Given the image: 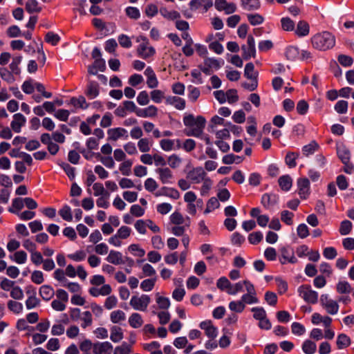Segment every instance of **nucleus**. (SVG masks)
I'll return each instance as SVG.
<instances>
[{
    "label": "nucleus",
    "mask_w": 354,
    "mask_h": 354,
    "mask_svg": "<svg viewBox=\"0 0 354 354\" xmlns=\"http://www.w3.org/2000/svg\"><path fill=\"white\" fill-rule=\"evenodd\" d=\"M206 120L203 116L194 117L192 114L183 117V124L186 127L185 134L187 136L199 138L202 136L205 127Z\"/></svg>",
    "instance_id": "1"
},
{
    "label": "nucleus",
    "mask_w": 354,
    "mask_h": 354,
    "mask_svg": "<svg viewBox=\"0 0 354 354\" xmlns=\"http://www.w3.org/2000/svg\"><path fill=\"white\" fill-rule=\"evenodd\" d=\"M313 46L320 50L332 48L335 44V38L330 32L324 31L316 34L311 39Z\"/></svg>",
    "instance_id": "2"
},
{
    "label": "nucleus",
    "mask_w": 354,
    "mask_h": 354,
    "mask_svg": "<svg viewBox=\"0 0 354 354\" xmlns=\"http://www.w3.org/2000/svg\"><path fill=\"white\" fill-rule=\"evenodd\" d=\"M299 295L307 303L315 304L318 301V293L308 284L301 285L298 288Z\"/></svg>",
    "instance_id": "3"
},
{
    "label": "nucleus",
    "mask_w": 354,
    "mask_h": 354,
    "mask_svg": "<svg viewBox=\"0 0 354 354\" xmlns=\"http://www.w3.org/2000/svg\"><path fill=\"white\" fill-rule=\"evenodd\" d=\"M142 41V42L137 48V54L141 58L147 59L153 56L156 50L153 47L149 46V43L146 37L140 36L137 39V41Z\"/></svg>",
    "instance_id": "4"
},
{
    "label": "nucleus",
    "mask_w": 354,
    "mask_h": 354,
    "mask_svg": "<svg viewBox=\"0 0 354 354\" xmlns=\"http://www.w3.org/2000/svg\"><path fill=\"white\" fill-rule=\"evenodd\" d=\"M151 302V298L147 295L133 296L130 300V306L136 310L145 311Z\"/></svg>",
    "instance_id": "5"
},
{
    "label": "nucleus",
    "mask_w": 354,
    "mask_h": 354,
    "mask_svg": "<svg viewBox=\"0 0 354 354\" xmlns=\"http://www.w3.org/2000/svg\"><path fill=\"white\" fill-rule=\"evenodd\" d=\"M320 304L327 313L330 315H336L339 310V304L329 297L326 294H323L320 297Z\"/></svg>",
    "instance_id": "6"
},
{
    "label": "nucleus",
    "mask_w": 354,
    "mask_h": 354,
    "mask_svg": "<svg viewBox=\"0 0 354 354\" xmlns=\"http://www.w3.org/2000/svg\"><path fill=\"white\" fill-rule=\"evenodd\" d=\"M279 261L284 265L288 263L294 264L297 263V259L295 256L294 250L289 246H283L279 249Z\"/></svg>",
    "instance_id": "7"
},
{
    "label": "nucleus",
    "mask_w": 354,
    "mask_h": 354,
    "mask_svg": "<svg viewBox=\"0 0 354 354\" xmlns=\"http://www.w3.org/2000/svg\"><path fill=\"white\" fill-rule=\"evenodd\" d=\"M200 328L205 331V335L212 339L216 337L218 335V329L215 327L212 321L206 320L200 323Z\"/></svg>",
    "instance_id": "8"
},
{
    "label": "nucleus",
    "mask_w": 354,
    "mask_h": 354,
    "mask_svg": "<svg viewBox=\"0 0 354 354\" xmlns=\"http://www.w3.org/2000/svg\"><path fill=\"white\" fill-rule=\"evenodd\" d=\"M84 93L90 100L95 98L100 93V84L95 81L88 80Z\"/></svg>",
    "instance_id": "9"
},
{
    "label": "nucleus",
    "mask_w": 354,
    "mask_h": 354,
    "mask_svg": "<svg viewBox=\"0 0 354 354\" xmlns=\"http://www.w3.org/2000/svg\"><path fill=\"white\" fill-rule=\"evenodd\" d=\"M188 178L194 183H200L207 178V174L202 167H196L189 172Z\"/></svg>",
    "instance_id": "10"
},
{
    "label": "nucleus",
    "mask_w": 354,
    "mask_h": 354,
    "mask_svg": "<svg viewBox=\"0 0 354 354\" xmlns=\"http://www.w3.org/2000/svg\"><path fill=\"white\" fill-rule=\"evenodd\" d=\"M113 350L112 344L109 342L94 343V354H111Z\"/></svg>",
    "instance_id": "11"
},
{
    "label": "nucleus",
    "mask_w": 354,
    "mask_h": 354,
    "mask_svg": "<svg viewBox=\"0 0 354 354\" xmlns=\"http://www.w3.org/2000/svg\"><path fill=\"white\" fill-rule=\"evenodd\" d=\"M26 118L21 113H15L10 123L12 129L15 133L21 132V127L26 124Z\"/></svg>",
    "instance_id": "12"
},
{
    "label": "nucleus",
    "mask_w": 354,
    "mask_h": 354,
    "mask_svg": "<svg viewBox=\"0 0 354 354\" xmlns=\"http://www.w3.org/2000/svg\"><path fill=\"white\" fill-rule=\"evenodd\" d=\"M109 140L116 141L120 138L127 139L129 136L127 131L121 127L113 128L108 130Z\"/></svg>",
    "instance_id": "13"
},
{
    "label": "nucleus",
    "mask_w": 354,
    "mask_h": 354,
    "mask_svg": "<svg viewBox=\"0 0 354 354\" xmlns=\"http://www.w3.org/2000/svg\"><path fill=\"white\" fill-rule=\"evenodd\" d=\"M299 194L301 198H306L309 194L310 182L307 178H299L297 180Z\"/></svg>",
    "instance_id": "14"
},
{
    "label": "nucleus",
    "mask_w": 354,
    "mask_h": 354,
    "mask_svg": "<svg viewBox=\"0 0 354 354\" xmlns=\"http://www.w3.org/2000/svg\"><path fill=\"white\" fill-rule=\"evenodd\" d=\"M165 103L174 106L178 110H183L185 108V100L178 96H167Z\"/></svg>",
    "instance_id": "15"
},
{
    "label": "nucleus",
    "mask_w": 354,
    "mask_h": 354,
    "mask_svg": "<svg viewBox=\"0 0 354 354\" xmlns=\"http://www.w3.org/2000/svg\"><path fill=\"white\" fill-rule=\"evenodd\" d=\"M158 115V108L154 105H150L145 109H139L136 115L140 118H155Z\"/></svg>",
    "instance_id": "16"
},
{
    "label": "nucleus",
    "mask_w": 354,
    "mask_h": 354,
    "mask_svg": "<svg viewBox=\"0 0 354 354\" xmlns=\"http://www.w3.org/2000/svg\"><path fill=\"white\" fill-rule=\"evenodd\" d=\"M145 75L147 77V84L149 88H154L158 86V81L151 67L148 66L145 69Z\"/></svg>",
    "instance_id": "17"
},
{
    "label": "nucleus",
    "mask_w": 354,
    "mask_h": 354,
    "mask_svg": "<svg viewBox=\"0 0 354 354\" xmlns=\"http://www.w3.org/2000/svg\"><path fill=\"white\" fill-rule=\"evenodd\" d=\"M159 175V179L163 184L169 183L173 178L171 171L168 167L158 168L156 170Z\"/></svg>",
    "instance_id": "18"
},
{
    "label": "nucleus",
    "mask_w": 354,
    "mask_h": 354,
    "mask_svg": "<svg viewBox=\"0 0 354 354\" xmlns=\"http://www.w3.org/2000/svg\"><path fill=\"white\" fill-rule=\"evenodd\" d=\"M310 32L308 24L305 21H299L295 28V33L299 37L307 36Z\"/></svg>",
    "instance_id": "19"
},
{
    "label": "nucleus",
    "mask_w": 354,
    "mask_h": 354,
    "mask_svg": "<svg viewBox=\"0 0 354 354\" xmlns=\"http://www.w3.org/2000/svg\"><path fill=\"white\" fill-rule=\"evenodd\" d=\"M337 153L342 163H346L350 161L351 153L348 149L344 145L337 147Z\"/></svg>",
    "instance_id": "20"
},
{
    "label": "nucleus",
    "mask_w": 354,
    "mask_h": 354,
    "mask_svg": "<svg viewBox=\"0 0 354 354\" xmlns=\"http://www.w3.org/2000/svg\"><path fill=\"white\" fill-rule=\"evenodd\" d=\"M160 14L166 19L174 21L180 17L178 12L173 10H168L165 7H162L159 10Z\"/></svg>",
    "instance_id": "21"
},
{
    "label": "nucleus",
    "mask_w": 354,
    "mask_h": 354,
    "mask_svg": "<svg viewBox=\"0 0 354 354\" xmlns=\"http://www.w3.org/2000/svg\"><path fill=\"white\" fill-rule=\"evenodd\" d=\"M153 140L149 138H140L138 142V147L142 153H148L153 145Z\"/></svg>",
    "instance_id": "22"
},
{
    "label": "nucleus",
    "mask_w": 354,
    "mask_h": 354,
    "mask_svg": "<svg viewBox=\"0 0 354 354\" xmlns=\"http://www.w3.org/2000/svg\"><path fill=\"white\" fill-rule=\"evenodd\" d=\"M242 8L248 11H253L260 8L261 3L259 0H241Z\"/></svg>",
    "instance_id": "23"
},
{
    "label": "nucleus",
    "mask_w": 354,
    "mask_h": 354,
    "mask_svg": "<svg viewBox=\"0 0 354 354\" xmlns=\"http://www.w3.org/2000/svg\"><path fill=\"white\" fill-rule=\"evenodd\" d=\"M351 338L344 333L338 335L337 337L336 344L338 349H344L351 345Z\"/></svg>",
    "instance_id": "24"
},
{
    "label": "nucleus",
    "mask_w": 354,
    "mask_h": 354,
    "mask_svg": "<svg viewBox=\"0 0 354 354\" xmlns=\"http://www.w3.org/2000/svg\"><path fill=\"white\" fill-rule=\"evenodd\" d=\"M106 260L114 265H119L123 263L122 254L121 252L115 250H111Z\"/></svg>",
    "instance_id": "25"
},
{
    "label": "nucleus",
    "mask_w": 354,
    "mask_h": 354,
    "mask_svg": "<svg viewBox=\"0 0 354 354\" xmlns=\"http://www.w3.org/2000/svg\"><path fill=\"white\" fill-rule=\"evenodd\" d=\"M39 295L44 300H50L55 295L54 289L48 285L41 286L39 288Z\"/></svg>",
    "instance_id": "26"
},
{
    "label": "nucleus",
    "mask_w": 354,
    "mask_h": 354,
    "mask_svg": "<svg viewBox=\"0 0 354 354\" xmlns=\"http://www.w3.org/2000/svg\"><path fill=\"white\" fill-rule=\"evenodd\" d=\"M0 77L8 84H12L16 80L15 75L6 67L0 68Z\"/></svg>",
    "instance_id": "27"
},
{
    "label": "nucleus",
    "mask_w": 354,
    "mask_h": 354,
    "mask_svg": "<svg viewBox=\"0 0 354 354\" xmlns=\"http://www.w3.org/2000/svg\"><path fill=\"white\" fill-rule=\"evenodd\" d=\"M278 183L281 189L285 192L289 191L292 185V179L289 175H283L281 176Z\"/></svg>",
    "instance_id": "28"
},
{
    "label": "nucleus",
    "mask_w": 354,
    "mask_h": 354,
    "mask_svg": "<svg viewBox=\"0 0 354 354\" xmlns=\"http://www.w3.org/2000/svg\"><path fill=\"white\" fill-rule=\"evenodd\" d=\"M129 325L133 328H138L143 324L142 316L137 313H133L129 318Z\"/></svg>",
    "instance_id": "29"
},
{
    "label": "nucleus",
    "mask_w": 354,
    "mask_h": 354,
    "mask_svg": "<svg viewBox=\"0 0 354 354\" xmlns=\"http://www.w3.org/2000/svg\"><path fill=\"white\" fill-rule=\"evenodd\" d=\"M110 339L113 342H119L123 339V333L120 327L113 326L111 328Z\"/></svg>",
    "instance_id": "30"
},
{
    "label": "nucleus",
    "mask_w": 354,
    "mask_h": 354,
    "mask_svg": "<svg viewBox=\"0 0 354 354\" xmlns=\"http://www.w3.org/2000/svg\"><path fill=\"white\" fill-rule=\"evenodd\" d=\"M10 259L18 264H24L27 261V254L24 250L17 251L10 256Z\"/></svg>",
    "instance_id": "31"
},
{
    "label": "nucleus",
    "mask_w": 354,
    "mask_h": 354,
    "mask_svg": "<svg viewBox=\"0 0 354 354\" xmlns=\"http://www.w3.org/2000/svg\"><path fill=\"white\" fill-rule=\"evenodd\" d=\"M301 348L306 354H314L317 350V345L314 342L306 339L303 342Z\"/></svg>",
    "instance_id": "32"
},
{
    "label": "nucleus",
    "mask_w": 354,
    "mask_h": 354,
    "mask_svg": "<svg viewBox=\"0 0 354 354\" xmlns=\"http://www.w3.org/2000/svg\"><path fill=\"white\" fill-rule=\"evenodd\" d=\"M244 75L251 80H257L258 73L254 71V66L252 62L245 65Z\"/></svg>",
    "instance_id": "33"
},
{
    "label": "nucleus",
    "mask_w": 354,
    "mask_h": 354,
    "mask_svg": "<svg viewBox=\"0 0 354 354\" xmlns=\"http://www.w3.org/2000/svg\"><path fill=\"white\" fill-rule=\"evenodd\" d=\"M286 57L289 60H295L299 57V50L296 46H290L286 48Z\"/></svg>",
    "instance_id": "34"
},
{
    "label": "nucleus",
    "mask_w": 354,
    "mask_h": 354,
    "mask_svg": "<svg viewBox=\"0 0 354 354\" xmlns=\"http://www.w3.org/2000/svg\"><path fill=\"white\" fill-rule=\"evenodd\" d=\"M81 327L84 329L91 326L93 324V316L90 311H84L82 313Z\"/></svg>",
    "instance_id": "35"
},
{
    "label": "nucleus",
    "mask_w": 354,
    "mask_h": 354,
    "mask_svg": "<svg viewBox=\"0 0 354 354\" xmlns=\"http://www.w3.org/2000/svg\"><path fill=\"white\" fill-rule=\"evenodd\" d=\"M156 300L159 308L160 309L165 310L170 306L169 299L168 297L160 296L159 293L156 294Z\"/></svg>",
    "instance_id": "36"
},
{
    "label": "nucleus",
    "mask_w": 354,
    "mask_h": 354,
    "mask_svg": "<svg viewBox=\"0 0 354 354\" xmlns=\"http://www.w3.org/2000/svg\"><path fill=\"white\" fill-rule=\"evenodd\" d=\"M39 304V299L36 297L35 289H32V295H30L26 301V306L30 310L37 307Z\"/></svg>",
    "instance_id": "37"
},
{
    "label": "nucleus",
    "mask_w": 354,
    "mask_h": 354,
    "mask_svg": "<svg viewBox=\"0 0 354 354\" xmlns=\"http://www.w3.org/2000/svg\"><path fill=\"white\" fill-rule=\"evenodd\" d=\"M71 104L75 107L81 108L83 109H87L88 104L84 96H79L78 97H72L71 99Z\"/></svg>",
    "instance_id": "38"
},
{
    "label": "nucleus",
    "mask_w": 354,
    "mask_h": 354,
    "mask_svg": "<svg viewBox=\"0 0 354 354\" xmlns=\"http://www.w3.org/2000/svg\"><path fill=\"white\" fill-rule=\"evenodd\" d=\"M229 308L231 311L241 313L245 310V306L241 300L232 301L229 303Z\"/></svg>",
    "instance_id": "39"
},
{
    "label": "nucleus",
    "mask_w": 354,
    "mask_h": 354,
    "mask_svg": "<svg viewBox=\"0 0 354 354\" xmlns=\"http://www.w3.org/2000/svg\"><path fill=\"white\" fill-rule=\"evenodd\" d=\"M24 206V201L20 198H16L13 199L12 203V207H10L8 211L10 212L16 214L19 213L18 211L21 210Z\"/></svg>",
    "instance_id": "40"
},
{
    "label": "nucleus",
    "mask_w": 354,
    "mask_h": 354,
    "mask_svg": "<svg viewBox=\"0 0 354 354\" xmlns=\"http://www.w3.org/2000/svg\"><path fill=\"white\" fill-rule=\"evenodd\" d=\"M281 28L285 31H292L295 30V22L290 17L281 19Z\"/></svg>",
    "instance_id": "41"
},
{
    "label": "nucleus",
    "mask_w": 354,
    "mask_h": 354,
    "mask_svg": "<svg viewBox=\"0 0 354 354\" xmlns=\"http://www.w3.org/2000/svg\"><path fill=\"white\" fill-rule=\"evenodd\" d=\"M95 157L106 167L113 168L115 165L113 158L110 156H102L100 153L95 155Z\"/></svg>",
    "instance_id": "42"
},
{
    "label": "nucleus",
    "mask_w": 354,
    "mask_h": 354,
    "mask_svg": "<svg viewBox=\"0 0 354 354\" xmlns=\"http://www.w3.org/2000/svg\"><path fill=\"white\" fill-rule=\"evenodd\" d=\"M8 308L15 314H19L23 310L21 303L13 300H9L7 304Z\"/></svg>",
    "instance_id": "43"
},
{
    "label": "nucleus",
    "mask_w": 354,
    "mask_h": 354,
    "mask_svg": "<svg viewBox=\"0 0 354 354\" xmlns=\"http://www.w3.org/2000/svg\"><path fill=\"white\" fill-rule=\"evenodd\" d=\"M298 157V153L295 152H288L285 157V162L290 168L295 167L297 165L296 159Z\"/></svg>",
    "instance_id": "44"
},
{
    "label": "nucleus",
    "mask_w": 354,
    "mask_h": 354,
    "mask_svg": "<svg viewBox=\"0 0 354 354\" xmlns=\"http://www.w3.org/2000/svg\"><path fill=\"white\" fill-rule=\"evenodd\" d=\"M156 281V277L145 279L140 283V288L145 292L150 291L153 288Z\"/></svg>",
    "instance_id": "45"
},
{
    "label": "nucleus",
    "mask_w": 354,
    "mask_h": 354,
    "mask_svg": "<svg viewBox=\"0 0 354 354\" xmlns=\"http://www.w3.org/2000/svg\"><path fill=\"white\" fill-rule=\"evenodd\" d=\"M59 214L64 221L71 222L73 220L71 209L67 205H65L62 209H59Z\"/></svg>",
    "instance_id": "46"
},
{
    "label": "nucleus",
    "mask_w": 354,
    "mask_h": 354,
    "mask_svg": "<svg viewBox=\"0 0 354 354\" xmlns=\"http://www.w3.org/2000/svg\"><path fill=\"white\" fill-rule=\"evenodd\" d=\"M111 321L114 323L117 324L119 323L121 321H124L126 318L125 313L120 310H114L111 313L110 315Z\"/></svg>",
    "instance_id": "47"
},
{
    "label": "nucleus",
    "mask_w": 354,
    "mask_h": 354,
    "mask_svg": "<svg viewBox=\"0 0 354 354\" xmlns=\"http://www.w3.org/2000/svg\"><path fill=\"white\" fill-rule=\"evenodd\" d=\"M319 145L316 142L312 141L308 145L303 147L302 151L304 156H308L310 154L314 153L318 149Z\"/></svg>",
    "instance_id": "48"
},
{
    "label": "nucleus",
    "mask_w": 354,
    "mask_h": 354,
    "mask_svg": "<svg viewBox=\"0 0 354 354\" xmlns=\"http://www.w3.org/2000/svg\"><path fill=\"white\" fill-rule=\"evenodd\" d=\"M26 10L29 13L39 12L41 8L36 0H28L26 3Z\"/></svg>",
    "instance_id": "49"
},
{
    "label": "nucleus",
    "mask_w": 354,
    "mask_h": 354,
    "mask_svg": "<svg viewBox=\"0 0 354 354\" xmlns=\"http://www.w3.org/2000/svg\"><path fill=\"white\" fill-rule=\"evenodd\" d=\"M241 49L243 50V58L245 60L249 59L250 57H254L256 55V48L250 47L248 45H243L241 46Z\"/></svg>",
    "instance_id": "50"
},
{
    "label": "nucleus",
    "mask_w": 354,
    "mask_h": 354,
    "mask_svg": "<svg viewBox=\"0 0 354 354\" xmlns=\"http://www.w3.org/2000/svg\"><path fill=\"white\" fill-rule=\"evenodd\" d=\"M35 81L32 79L25 81L22 86V91L26 94H32L35 88Z\"/></svg>",
    "instance_id": "51"
},
{
    "label": "nucleus",
    "mask_w": 354,
    "mask_h": 354,
    "mask_svg": "<svg viewBox=\"0 0 354 354\" xmlns=\"http://www.w3.org/2000/svg\"><path fill=\"white\" fill-rule=\"evenodd\" d=\"M337 291L340 294L350 293L352 290L351 286L347 281H339L337 284Z\"/></svg>",
    "instance_id": "52"
},
{
    "label": "nucleus",
    "mask_w": 354,
    "mask_h": 354,
    "mask_svg": "<svg viewBox=\"0 0 354 354\" xmlns=\"http://www.w3.org/2000/svg\"><path fill=\"white\" fill-rule=\"evenodd\" d=\"M241 300L245 306L246 304H253L259 302V299L257 295L253 294L245 293L241 296Z\"/></svg>",
    "instance_id": "53"
},
{
    "label": "nucleus",
    "mask_w": 354,
    "mask_h": 354,
    "mask_svg": "<svg viewBox=\"0 0 354 354\" xmlns=\"http://www.w3.org/2000/svg\"><path fill=\"white\" fill-rule=\"evenodd\" d=\"M248 21L252 26H257L263 24L264 18L259 14H248L247 15Z\"/></svg>",
    "instance_id": "54"
},
{
    "label": "nucleus",
    "mask_w": 354,
    "mask_h": 354,
    "mask_svg": "<svg viewBox=\"0 0 354 354\" xmlns=\"http://www.w3.org/2000/svg\"><path fill=\"white\" fill-rule=\"evenodd\" d=\"M291 331L292 334L301 336L306 333V328L299 322H293L291 325Z\"/></svg>",
    "instance_id": "55"
},
{
    "label": "nucleus",
    "mask_w": 354,
    "mask_h": 354,
    "mask_svg": "<svg viewBox=\"0 0 354 354\" xmlns=\"http://www.w3.org/2000/svg\"><path fill=\"white\" fill-rule=\"evenodd\" d=\"M216 286L221 290H225L228 293V290L230 288L231 283L225 277H222L218 279Z\"/></svg>",
    "instance_id": "56"
},
{
    "label": "nucleus",
    "mask_w": 354,
    "mask_h": 354,
    "mask_svg": "<svg viewBox=\"0 0 354 354\" xmlns=\"http://www.w3.org/2000/svg\"><path fill=\"white\" fill-rule=\"evenodd\" d=\"M151 98L155 103H160L163 99L167 97L165 96V93L161 90H153L150 93Z\"/></svg>",
    "instance_id": "57"
},
{
    "label": "nucleus",
    "mask_w": 354,
    "mask_h": 354,
    "mask_svg": "<svg viewBox=\"0 0 354 354\" xmlns=\"http://www.w3.org/2000/svg\"><path fill=\"white\" fill-rule=\"evenodd\" d=\"M188 98L190 101L195 102L200 97V90L193 86H188Z\"/></svg>",
    "instance_id": "58"
},
{
    "label": "nucleus",
    "mask_w": 354,
    "mask_h": 354,
    "mask_svg": "<svg viewBox=\"0 0 354 354\" xmlns=\"http://www.w3.org/2000/svg\"><path fill=\"white\" fill-rule=\"evenodd\" d=\"M128 250L136 257H142L145 254V250L141 248L138 244L130 245L128 248Z\"/></svg>",
    "instance_id": "59"
},
{
    "label": "nucleus",
    "mask_w": 354,
    "mask_h": 354,
    "mask_svg": "<svg viewBox=\"0 0 354 354\" xmlns=\"http://www.w3.org/2000/svg\"><path fill=\"white\" fill-rule=\"evenodd\" d=\"M220 206V203L216 197H212L209 199L207 203V207L205 210V213H209L215 209L218 208Z\"/></svg>",
    "instance_id": "60"
},
{
    "label": "nucleus",
    "mask_w": 354,
    "mask_h": 354,
    "mask_svg": "<svg viewBox=\"0 0 354 354\" xmlns=\"http://www.w3.org/2000/svg\"><path fill=\"white\" fill-rule=\"evenodd\" d=\"M352 227H353V225L350 221H348V220L343 221L340 224V227H339V233L342 235H347L351 231Z\"/></svg>",
    "instance_id": "61"
},
{
    "label": "nucleus",
    "mask_w": 354,
    "mask_h": 354,
    "mask_svg": "<svg viewBox=\"0 0 354 354\" xmlns=\"http://www.w3.org/2000/svg\"><path fill=\"white\" fill-rule=\"evenodd\" d=\"M133 162L131 160H124L120 165L119 169L124 176H129L131 174V167Z\"/></svg>",
    "instance_id": "62"
},
{
    "label": "nucleus",
    "mask_w": 354,
    "mask_h": 354,
    "mask_svg": "<svg viewBox=\"0 0 354 354\" xmlns=\"http://www.w3.org/2000/svg\"><path fill=\"white\" fill-rule=\"evenodd\" d=\"M131 352V345L123 342L120 346L115 347L114 354H129Z\"/></svg>",
    "instance_id": "63"
},
{
    "label": "nucleus",
    "mask_w": 354,
    "mask_h": 354,
    "mask_svg": "<svg viewBox=\"0 0 354 354\" xmlns=\"http://www.w3.org/2000/svg\"><path fill=\"white\" fill-rule=\"evenodd\" d=\"M30 254V261L36 266L41 264L44 260L43 254L37 250L32 252Z\"/></svg>",
    "instance_id": "64"
}]
</instances>
